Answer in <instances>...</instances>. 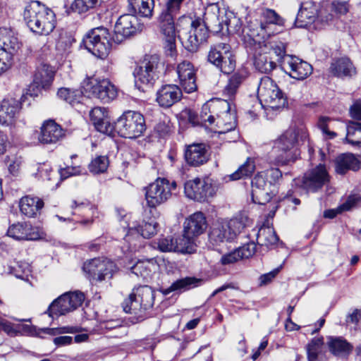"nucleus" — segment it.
<instances>
[{
    "label": "nucleus",
    "instance_id": "16",
    "mask_svg": "<svg viewBox=\"0 0 361 361\" xmlns=\"http://www.w3.org/2000/svg\"><path fill=\"white\" fill-rule=\"evenodd\" d=\"M208 61L225 74L232 73L235 68V61L231 47L226 43H218L211 47Z\"/></svg>",
    "mask_w": 361,
    "mask_h": 361
},
{
    "label": "nucleus",
    "instance_id": "18",
    "mask_svg": "<svg viewBox=\"0 0 361 361\" xmlns=\"http://www.w3.org/2000/svg\"><path fill=\"white\" fill-rule=\"evenodd\" d=\"M185 195L190 200L204 202L215 193L211 180L208 178H195L184 184Z\"/></svg>",
    "mask_w": 361,
    "mask_h": 361
},
{
    "label": "nucleus",
    "instance_id": "24",
    "mask_svg": "<svg viewBox=\"0 0 361 361\" xmlns=\"http://www.w3.org/2000/svg\"><path fill=\"white\" fill-rule=\"evenodd\" d=\"M137 18L133 14L121 16L116 23L113 41L119 44L137 31Z\"/></svg>",
    "mask_w": 361,
    "mask_h": 361
},
{
    "label": "nucleus",
    "instance_id": "23",
    "mask_svg": "<svg viewBox=\"0 0 361 361\" xmlns=\"http://www.w3.org/2000/svg\"><path fill=\"white\" fill-rule=\"evenodd\" d=\"M179 87L186 93H192L197 90L196 69L192 63L183 61L176 68Z\"/></svg>",
    "mask_w": 361,
    "mask_h": 361
},
{
    "label": "nucleus",
    "instance_id": "31",
    "mask_svg": "<svg viewBox=\"0 0 361 361\" xmlns=\"http://www.w3.org/2000/svg\"><path fill=\"white\" fill-rule=\"evenodd\" d=\"M182 97V90L176 85H166L157 92V102L164 108L171 107Z\"/></svg>",
    "mask_w": 361,
    "mask_h": 361
},
{
    "label": "nucleus",
    "instance_id": "51",
    "mask_svg": "<svg viewBox=\"0 0 361 361\" xmlns=\"http://www.w3.org/2000/svg\"><path fill=\"white\" fill-rule=\"evenodd\" d=\"M100 0H74L71 9L78 13H84L99 5Z\"/></svg>",
    "mask_w": 361,
    "mask_h": 361
},
{
    "label": "nucleus",
    "instance_id": "54",
    "mask_svg": "<svg viewBox=\"0 0 361 361\" xmlns=\"http://www.w3.org/2000/svg\"><path fill=\"white\" fill-rule=\"evenodd\" d=\"M157 247L161 252H176L174 238L172 237L161 238L158 240Z\"/></svg>",
    "mask_w": 361,
    "mask_h": 361
},
{
    "label": "nucleus",
    "instance_id": "59",
    "mask_svg": "<svg viewBox=\"0 0 361 361\" xmlns=\"http://www.w3.org/2000/svg\"><path fill=\"white\" fill-rule=\"evenodd\" d=\"M80 166H67L59 170V174L61 179H66L71 176H76L81 173Z\"/></svg>",
    "mask_w": 361,
    "mask_h": 361
},
{
    "label": "nucleus",
    "instance_id": "20",
    "mask_svg": "<svg viewBox=\"0 0 361 361\" xmlns=\"http://www.w3.org/2000/svg\"><path fill=\"white\" fill-rule=\"evenodd\" d=\"M83 270L90 281H102L112 278L116 266L109 259L95 258L85 262Z\"/></svg>",
    "mask_w": 361,
    "mask_h": 361
},
{
    "label": "nucleus",
    "instance_id": "55",
    "mask_svg": "<svg viewBox=\"0 0 361 361\" xmlns=\"http://www.w3.org/2000/svg\"><path fill=\"white\" fill-rule=\"evenodd\" d=\"M240 259L249 258L253 256L256 252V245L254 242L248 243L236 249Z\"/></svg>",
    "mask_w": 361,
    "mask_h": 361
},
{
    "label": "nucleus",
    "instance_id": "52",
    "mask_svg": "<svg viewBox=\"0 0 361 361\" xmlns=\"http://www.w3.org/2000/svg\"><path fill=\"white\" fill-rule=\"evenodd\" d=\"M24 328L25 326L22 324H15L6 319H0V331H4L10 336H17Z\"/></svg>",
    "mask_w": 361,
    "mask_h": 361
},
{
    "label": "nucleus",
    "instance_id": "4",
    "mask_svg": "<svg viewBox=\"0 0 361 361\" xmlns=\"http://www.w3.org/2000/svg\"><path fill=\"white\" fill-rule=\"evenodd\" d=\"M250 219L240 214L230 220H221L214 223L209 234V240L214 245L231 242L249 225Z\"/></svg>",
    "mask_w": 361,
    "mask_h": 361
},
{
    "label": "nucleus",
    "instance_id": "9",
    "mask_svg": "<svg viewBox=\"0 0 361 361\" xmlns=\"http://www.w3.org/2000/svg\"><path fill=\"white\" fill-rule=\"evenodd\" d=\"M177 189L176 182L158 178L145 188V200L149 207L155 208L167 202Z\"/></svg>",
    "mask_w": 361,
    "mask_h": 361
},
{
    "label": "nucleus",
    "instance_id": "13",
    "mask_svg": "<svg viewBox=\"0 0 361 361\" xmlns=\"http://www.w3.org/2000/svg\"><path fill=\"white\" fill-rule=\"evenodd\" d=\"M83 43L89 52L99 58H105L111 49L109 30L104 27L93 28L87 33Z\"/></svg>",
    "mask_w": 361,
    "mask_h": 361
},
{
    "label": "nucleus",
    "instance_id": "5",
    "mask_svg": "<svg viewBox=\"0 0 361 361\" xmlns=\"http://www.w3.org/2000/svg\"><path fill=\"white\" fill-rule=\"evenodd\" d=\"M298 135V130L290 128L274 141L271 151V158L273 159L274 164L284 166L296 159L297 152L295 147Z\"/></svg>",
    "mask_w": 361,
    "mask_h": 361
},
{
    "label": "nucleus",
    "instance_id": "14",
    "mask_svg": "<svg viewBox=\"0 0 361 361\" xmlns=\"http://www.w3.org/2000/svg\"><path fill=\"white\" fill-rule=\"evenodd\" d=\"M319 4L312 1L302 3L295 18V26L305 27L316 20L322 23H328L331 20L334 15L331 13L327 14L324 9L319 11Z\"/></svg>",
    "mask_w": 361,
    "mask_h": 361
},
{
    "label": "nucleus",
    "instance_id": "26",
    "mask_svg": "<svg viewBox=\"0 0 361 361\" xmlns=\"http://www.w3.org/2000/svg\"><path fill=\"white\" fill-rule=\"evenodd\" d=\"M66 130L54 120L45 121L40 128L38 137L42 144H55L65 137Z\"/></svg>",
    "mask_w": 361,
    "mask_h": 361
},
{
    "label": "nucleus",
    "instance_id": "19",
    "mask_svg": "<svg viewBox=\"0 0 361 361\" xmlns=\"http://www.w3.org/2000/svg\"><path fill=\"white\" fill-rule=\"evenodd\" d=\"M174 16L169 12L162 11L159 18V27L163 35L164 52L166 56L172 58L177 55Z\"/></svg>",
    "mask_w": 361,
    "mask_h": 361
},
{
    "label": "nucleus",
    "instance_id": "50",
    "mask_svg": "<svg viewBox=\"0 0 361 361\" xmlns=\"http://www.w3.org/2000/svg\"><path fill=\"white\" fill-rule=\"evenodd\" d=\"M345 140L353 146L361 147V123H355L353 126L348 128Z\"/></svg>",
    "mask_w": 361,
    "mask_h": 361
},
{
    "label": "nucleus",
    "instance_id": "29",
    "mask_svg": "<svg viewBox=\"0 0 361 361\" xmlns=\"http://www.w3.org/2000/svg\"><path fill=\"white\" fill-rule=\"evenodd\" d=\"M219 106L224 109V111L215 118L214 123H216L219 129L218 133L222 134L233 130L237 125L236 118L235 114L231 112L229 103L226 101H221Z\"/></svg>",
    "mask_w": 361,
    "mask_h": 361
},
{
    "label": "nucleus",
    "instance_id": "62",
    "mask_svg": "<svg viewBox=\"0 0 361 361\" xmlns=\"http://www.w3.org/2000/svg\"><path fill=\"white\" fill-rule=\"evenodd\" d=\"M279 271V269H276L269 273L261 275L259 277V283L260 286L269 284L276 277Z\"/></svg>",
    "mask_w": 361,
    "mask_h": 361
},
{
    "label": "nucleus",
    "instance_id": "36",
    "mask_svg": "<svg viewBox=\"0 0 361 361\" xmlns=\"http://www.w3.org/2000/svg\"><path fill=\"white\" fill-rule=\"evenodd\" d=\"M330 71L334 75L339 78L351 77L356 72L353 63L346 57L338 59L333 62Z\"/></svg>",
    "mask_w": 361,
    "mask_h": 361
},
{
    "label": "nucleus",
    "instance_id": "63",
    "mask_svg": "<svg viewBox=\"0 0 361 361\" xmlns=\"http://www.w3.org/2000/svg\"><path fill=\"white\" fill-rule=\"evenodd\" d=\"M183 1L184 0H168L166 8L164 11L176 15Z\"/></svg>",
    "mask_w": 361,
    "mask_h": 361
},
{
    "label": "nucleus",
    "instance_id": "22",
    "mask_svg": "<svg viewBox=\"0 0 361 361\" xmlns=\"http://www.w3.org/2000/svg\"><path fill=\"white\" fill-rule=\"evenodd\" d=\"M329 178L325 166L319 164L304 175L302 187L307 191L316 192L329 182Z\"/></svg>",
    "mask_w": 361,
    "mask_h": 361
},
{
    "label": "nucleus",
    "instance_id": "58",
    "mask_svg": "<svg viewBox=\"0 0 361 361\" xmlns=\"http://www.w3.org/2000/svg\"><path fill=\"white\" fill-rule=\"evenodd\" d=\"M210 111V105L207 103L204 104L202 106V111L200 115V119L201 121V124L206 123L207 122L209 124L212 125L215 122V118L212 115H208V113Z\"/></svg>",
    "mask_w": 361,
    "mask_h": 361
},
{
    "label": "nucleus",
    "instance_id": "25",
    "mask_svg": "<svg viewBox=\"0 0 361 361\" xmlns=\"http://www.w3.org/2000/svg\"><path fill=\"white\" fill-rule=\"evenodd\" d=\"M283 66L291 78L298 80H305L312 73V66L295 56H285Z\"/></svg>",
    "mask_w": 361,
    "mask_h": 361
},
{
    "label": "nucleus",
    "instance_id": "21",
    "mask_svg": "<svg viewBox=\"0 0 361 361\" xmlns=\"http://www.w3.org/2000/svg\"><path fill=\"white\" fill-rule=\"evenodd\" d=\"M6 234L16 240H37L43 239L45 236L42 228L34 226L27 222H18L11 224L8 227Z\"/></svg>",
    "mask_w": 361,
    "mask_h": 361
},
{
    "label": "nucleus",
    "instance_id": "7",
    "mask_svg": "<svg viewBox=\"0 0 361 361\" xmlns=\"http://www.w3.org/2000/svg\"><path fill=\"white\" fill-rule=\"evenodd\" d=\"M155 292L148 286L135 288L123 302L126 313L142 317V313L151 309L154 303Z\"/></svg>",
    "mask_w": 361,
    "mask_h": 361
},
{
    "label": "nucleus",
    "instance_id": "45",
    "mask_svg": "<svg viewBox=\"0 0 361 361\" xmlns=\"http://www.w3.org/2000/svg\"><path fill=\"white\" fill-rule=\"evenodd\" d=\"M243 82V77L238 74H233L228 80L227 85L225 86L223 95L226 98L224 101L226 102L227 99L232 100L235 98V96L237 93V91Z\"/></svg>",
    "mask_w": 361,
    "mask_h": 361
},
{
    "label": "nucleus",
    "instance_id": "27",
    "mask_svg": "<svg viewBox=\"0 0 361 361\" xmlns=\"http://www.w3.org/2000/svg\"><path fill=\"white\" fill-rule=\"evenodd\" d=\"M20 108L21 103L18 99L13 97L4 99L0 103V125H13Z\"/></svg>",
    "mask_w": 361,
    "mask_h": 361
},
{
    "label": "nucleus",
    "instance_id": "11",
    "mask_svg": "<svg viewBox=\"0 0 361 361\" xmlns=\"http://www.w3.org/2000/svg\"><path fill=\"white\" fill-rule=\"evenodd\" d=\"M161 66L157 55L145 56L133 71L136 85H152L159 78Z\"/></svg>",
    "mask_w": 361,
    "mask_h": 361
},
{
    "label": "nucleus",
    "instance_id": "47",
    "mask_svg": "<svg viewBox=\"0 0 361 361\" xmlns=\"http://www.w3.org/2000/svg\"><path fill=\"white\" fill-rule=\"evenodd\" d=\"M82 94L80 90L66 87H61L57 92L59 98L71 105L80 102L82 97Z\"/></svg>",
    "mask_w": 361,
    "mask_h": 361
},
{
    "label": "nucleus",
    "instance_id": "64",
    "mask_svg": "<svg viewBox=\"0 0 361 361\" xmlns=\"http://www.w3.org/2000/svg\"><path fill=\"white\" fill-rule=\"evenodd\" d=\"M155 130L160 137H164L171 132V126L169 123L159 122L155 127Z\"/></svg>",
    "mask_w": 361,
    "mask_h": 361
},
{
    "label": "nucleus",
    "instance_id": "34",
    "mask_svg": "<svg viewBox=\"0 0 361 361\" xmlns=\"http://www.w3.org/2000/svg\"><path fill=\"white\" fill-rule=\"evenodd\" d=\"M157 223L154 219L150 218L148 221H143L141 226H137L135 224L132 226L128 224V231L125 237L126 241H130L132 235L136 237L142 236L145 238H149L157 233Z\"/></svg>",
    "mask_w": 361,
    "mask_h": 361
},
{
    "label": "nucleus",
    "instance_id": "38",
    "mask_svg": "<svg viewBox=\"0 0 361 361\" xmlns=\"http://www.w3.org/2000/svg\"><path fill=\"white\" fill-rule=\"evenodd\" d=\"M54 73L55 71L52 66L42 63L37 67L33 80L39 84L43 89H48L54 80Z\"/></svg>",
    "mask_w": 361,
    "mask_h": 361
},
{
    "label": "nucleus",
    "instance_id": "28",
    "mask_svg": "<svg viewBox=\"0 0 361 361\" xmlns=\"http://www.w3.org/2000/svg\"><path fill=\"white\" fill-rule=\"evenodd\" d=\"M185 159L191 166H199L209 160L208 148L203 143H193L186 147Z\"/></svg>",
    "mask_w": 361,
    "mask_h": 361
},
{
    "label": "nucleus",
    "instance_id": "35",
    "mask_svg": "<svg viewBox=\"0 0 361 361\" xmlns=\"http://www.w3.org/2000/svg\"><path fill=\"white\" fill-rule=\"evenodd\" d=\"M360 167V161L353 154H342L335 159V170L338 174L343 175L349 170L355 171Z\"/></svg>",
    "mask_w": 361,
    "mask_h": 361
},
{
    "label": "nucleus",
    "instance_id": "3",
    "mask_svg": "<svg viewBox=\"0 0 361 361\" xmlns=\"http://www.w3.org/2000/svg\"><path fill=\"white\" fill-rule=\"evenodd\" d=\"M282 178V172L277 168H270L257 173L252 180V199L255 203L265 204L274 194L272 189Z\"/></svg>",
    "mask_w": 361,
    "mask_h": 361
},
{
    "label": "nucleus",
    "instance_id": "30",
    "mask_svg": "<svg viewBox=\"0 0 361 361\" xmlns=\"http://www.w3.org/2000/svg\"><path fill=\"white\" fill-rule=\"evenodd\" d=\"M90 117L97 131L108 135L114 132V124H111L108 111L105 108H93L90 112Z\"/></svg>",
    "mask_w": 361,
    "mask_h": 361
},
{
    "label": "nucleus",
    "instance_id": "49",
    "mask_svg": "<svg viewBox=\"0 0 361 361\" xmlns=\"http://www.w3.org/2000/svg\"><path fill=\"white\" fill-rule=\"evenodd\" d=\"M199 281L195 278L187 277L177 280L173 282L169 288L164 290V293L167 295L173 291L187 290L196 286Z\"/></svg>",
    "mask_w": 361,
    "mask_h": 361
},
{
    "label": "nucleus",
    "instance_id": "60",
    "mask_svg": "<svg viewBox=\"0 0 361 361\" xmlns=\"http://www.w3.org/2000/svg\"><path fill=\"white\" fill-rule=\"evenodd\" d=\"M331 11L338 15H343L348 12L349 6L345 1H334L331 6Z\"/></svg>",
    "mask_w": 361,
    "mask_h": 361
},
{
    "label": "nucleus",
    "instance_id": "40",
    "mask_svg": "<svg viewBox=\"0 0 361 361\" xmlns=\"http://www.w3.org/2000/svg\"><path fill=\"white\" fill-rule=\"evenodd\" d=\"M257 244L271 247L279 242V238L272 227L262 226L257 233Z\"/></svg>",
    "mask_w": 361,
    "mask_h": 361
},
{
    "label": "nucleus",
    "instance_id": "57",
    "mask_svg": "<svg viewBox=\"0 0 361 361\" xmlns=\"http://www.w3.org/2000/svg\"><path fill=\"white\" fill-rule=\"evenodd\" d=\"M37 173L43 180H52L54 175L51 166L46 163L39 164Z\"/></svg>",
    "mask_w": 361,
    "mask_h": 361
},
{
    "label": "nucleus",
    "instance_id": "56",
    "mask_svg": "<svg viewBox=\"0 0 361 361\" xmlns=\"http://www.w3.org/2000/svg\"><path fill=\"white\" fill-rule=\"evenodd\" d=\"M331 121V118L329 117L321 116L319 118L317 124L324 135H325L328 139H333L336 136V133L335 132L329 130V123Z\"/></svg>",
    "mask_w": 361,
    "mask_h": 361
},
{
    "label": "nucleus",
    "instance_id": "42",
    "mask_svg": "<svg viewBox=\"0 0 361 361\" xmlns=\"http://www.w3.org/2000/svg\"><path fill=\"white\" fill-rule=\"evenodd\" d=\"M323 337L314 338L307 345L308 361H325L322 357Z\"/></svg>",
    "mask_w": 361,
    "mask_h": 361
},
{
    "label": "nucleus",
    "instance_id": "15",
    "mask_svg": "<svg viewBox=\"0 0 361 361\" xmlns=\"http://www.w3.org/2000/svg\"><path fill=\"white\" fill-rule=\"evenodd\" d=\"M85 92L89 97H94L104 102H109L117 97V88L108 79L89 78L84 82Z\"/></svg>",
    "mask_w": 361,
    "mask_h": 361
},
{
    "label": "nucleus",
    "instance_id": "32",
    "mask_svg": "<svg viewBox=\"0 0 361 361\" xmlns=\"http://www.w3.org/2000/svg\"><path fill=\"white\" fill-rule=\"evenodd\" d=\"M207 227V220L204 214L198 212L192 214L185 220L183 232L194 238L202 234Z\"/></svg>",
    "mask_w": 361,
    "mask_h": 361
},
{
    "label": "nucleus",
    "instance_id": "46",
    "mask_svg": "<svg viewBox=\"0 0 361 361\" xmlns=\"http://www.w3.org/2000/svg\"><path fill=\"white\" fill-rule=\"evenodd\" d=\"M176 252L182 253H191L195 251L193 237L187 235L185 232L181 236L174 239Z\"/></svg>",
    "mask_w": 361,
    "mask_h": 361
},
{
    "label": "nucleus",
    "instance_id": "61",
    "mask_svg": "<svg viewBox=\"0 0 361 361\" xmlns=\"http://www.w3.org/2000/svg\"><path fill=\"white\" fill-rule=\"evenodd\" d=\"M240 259V255L235 249L233 252L224 255L221 258V263L223 265H228L233 264Z\"/></svg>",
    "mask_w": 361,
    "mask_h": 361
},
{
    "label": "nucleus",
    "instance_id": "41",
    "mask_svg": "<svg viewBox=\"0 0 361 361\" xmlns=\"http://www.w3.org/2000/svg\"><path fill=\"white\" fill-rule=\"evenodd\" d=\"M157 269V264L154 259L138 261L131 267L133 274L137 276L147 279Z\"/></svg>",
    "mask_w": 361,
    "mask_h": 361
},
{
    "label": "nucleus",
    "instance_id": "53",
    "mask_svg": "<svg viewBox=\"0 0 361 361\" xmlns=\"http://www.w3.org/2000/svg\"><path fill=\"white\" fill-rule=\"evenodd\" d=\"M81 328L78 326H66L59 328H47L45 329V332L47 334L51 335H58V334H75L80 332Z\"/></svg>",
    "mask_w": 361,
    "mask_h": 361
},
{
    "label": "nucleus",
    "instance_id": "10",
    "mask_svg": "<svg viewBox=\"0 0 361 361\" xmlns=\"http://www.w3.org/2000/svg\"><path fill=\"white\" fill-rule=\"evenodd\" d=\"M283 24V19L274 10L267 8L262 11L259 22L255 25V27H253L251 36L266 39L279 33Z\"/></svg>",
    "mask_w": 361,
    "mask_h": 361
},
{
    "label": "nucleus",
    "instance_id": "37",
    "mask_svg": "<svg viewBox=\"0 0 361 361\" xmlns=\"http://www.w3.org/2000/svg\"><path fill=\"white\" fill-rule=\"evenodd\" d=\"M129 11L134 16L149 18L152 16L154 7V0H128Z\"/></svg>",
    "mask_w": 361,
    "mask_h": 361
},
{
    "label": "nucleus",
    "instance_id": "1",
    "mask_svg": "<svg viewBox=\"0 0 361 361\" xmlns=\"http://www.w3.org/2000/svg\"><path fill=\"white\" fill-rule=\"evenodd\" d=\"M230 20L224 11H221L217 4L209 5L204 14V20L200 18L192 20L189 17L179 19V39L183 47L189 52H196L209 36L208 30L214 32L229 31Z\"/></svg>",
    "mask_w": 361,
    "mask_h": 361
},
{
    "label": "nucleus",
    "instance_id": "12",
    "mask_svg": "<svg viewBox=\"0 0 361 361\" xmlns=\"http://www.w3.org/2000/svg\"><path fill=\"white\" fill-rule=\"evenodd\" d=\"M20 48V43L13 32L6 27L0 28V75L8 71L13 56Z\"/></svg>",
    "mask_w": 361,
    "mask_h": 361
},
{
    "label": "nucleus",
    "instance_id": "8",
    "mask_svg": "<svg viewBox=\"0 0 361 361\" xmlns=\"http://www.w3.org/2000/svg\"><path fill=\"white\" fill-rule=\"evenodd\" d=\"M257 97L266 109H279L285 106L286 99L275 82L269 77L261 79L257 89Z\"/></svg>",
    "mask_w": 361,
    "mask_h": 361
},
{
    "label": "nucleus",
    "instance_id": "17",
    "mask_svg": "<svg viewBox=\"0 0 361 361\" xmlns=\"http://www.w3.org/2000/svg\"><path fill=\"white\" fill-rule=\"evenodd\" d=\"M84 300L85 295L81 292L64 293L50 304L47 313L52 318L64 315L80 307Z\"/></svg>",
    "mask_w": 361,
    "mask_h": 361
},
{
    "label": "nucleus",
    "instance_id": "48",
    "mask_svg": "<svg viewBox=\"0 0 361 361\" xmlns=\"http://www.w3.org/2000/svg\"><path fill=\"white\" fill-rule=\"evenodd\" d=\"M109 165L107 156H97L92 159L88 165V169L93 174L104 173L106 171Z\"/></svg>",
    "mask_w": 361,
    "mask_h": 361
},
{
    "label": "nucleus",
    "instance_id": "39",
    "mask_svg": "<svg viewBox=\"0 0 361 361\" xmlns=\"http://www.w3.org/2000/svg\"><path fill=\"white\" fill-rule=\"evenodd\" d=\"M327 344L330 351L336 356L348 355L353 350L352 345L341 337H329Z\"/></svg>",
    "mask_w": 361,
    "mask_h": 361
},
{
    "label": "nucleus",
    "instance_id": "44",
    "mask_svg": "<svg viewBox=\"0 0 361 361\" xmlns=\"http://www.w3.org/2000/svg\"><path fill=\"white\" fill-rule=\"evenodd\" d=\"M255 169V160L252 158H247L246 161L232 174L229 176L231 180H237L241 178L250 176Z\"/></svg>",
    "mask_w": 361,
    "mask_h": 361
},
{
    "label": "nucleus",
    "instance_id": "6",
    "mask_svg": "<svg viewBox=\"0 0 361 361\" xmlns=\"http://www.w3.org/2000/svg\"><path fill=\"white\" fill-rule=\"evenodd\" d=\"M146 130L144 116L138 111H126L114 123V131L121 137L135 139Z\"/></svg>",
    "mask_w": 361,
    "mask_h": 361
},
{
    "label": "nucleus",
    "instance_id": "33",
    "mask_svg": "<svg viewBox=\"0 0 361 361\" xmlns=\"http://www.w3.org/2000/svg\"><path fill=\"white\" fill-rule=\"evenodd\" d=\"M44 206V202L42 199L32 195L23 197L19 203L20 212L29 218L35 217L39 214Z\"/></svg>",
    "mask_w": 361,
    "mask_h": 361
},
{
    "label": "nucleus",
    "instance_id": "2",
    "mask_svg": "<svg viewBox=\"0 0 361 361\" xmlns=\"http://www.w3.org/2000/svg\"><path fill=\"white\" fill-rule=\"evenodd\" d=\"M23 19L30 30L39 35L47 36L56 27L55 13L38 1H31L25 6Z\"/></svg>",
    "mask_w": 361,
    "mask_h": 361
},
{
    "label": "nucleus",
    "instance_id": "43",
    "mask_svg": "<svg viewBox=\"0 0 361 361\" xmlns=\"http://www.w3.org/2000/svg\"><path fill=\"white\" fill-rule=\"evenodd\" d=\"M254 64L256 69L263 73H269L276 67V63L267 53L256 56Z\"/></svg>",
    "mask_w": 361,
    "mask_h": 361
}]
</instances>
